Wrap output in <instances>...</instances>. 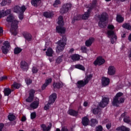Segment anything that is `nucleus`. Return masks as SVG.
Wrapping results in <instances>:
<instances>
[{"label":"nucleus","mask_w":131,"mask_h":131,"mask_svg":"<svg viewBox=\"0 0 131 131\" xmlns=\"http://www.w3.org/2000/svg\"><path fill=\"white\" fill-rule=\"evenodd\" d=\"M108 104H109V98L103 97L102 101L99 103V106L101 107V108H104Z\"/></svg>","instance_id":"9d476101"},{"label":"nucleus","mask_w":131,"mask_h":131,"mask_svg":"<svg viewBox=\"0 0 131 131\" xmlns=\"http://www.w3.org/2000/svg\"><path fill=\"white\" fill-rule=\"evenodd\" d=\"M67 41V38L66 36H62L61 40L57 42L58 45L56 49L57 53H60L64 49H65V46H66V42Z\"/></svg>","instance_id":"39448f33"},{"label":"nucleus","mask_w":131,"mask_h":131,"mask_svg":"<svg viewBox=\"0 0 131 131\" xmlns=\"http://www.w3.org/2000/svg\"><path fill=\"white\" fill-rule=\"evenodd\" d=\"M6 21L8 23L12 22L10 31L13 35H17V29H18V24L19 23V21L15 19V17H14V16H13L12 14H10L7 17Z\"/></svg>","instance_id":"f257e3e1"},{"label":"nucleus","mask_w":131,"mask_h":131,"mask_svg":"<svg viewBox=\"0 0 131 131\" xmlns=\"http://www.w3.org/2000/svg\"><path fill=\"white\" fill-rule=\"evenodd\" d=\"M98 123V121L95 119H91V126H95L96 124Z\"/></svg>","instance_id":"ea45409f"},{"label":"nucleus","mask_w":131,"mask_h":131,"mask_svg":"<svg viewBox=\"0 0 131 131\" xmlns=\"http://www.w3.org/2000/svg\"><path fill=\"white\" fill-rule=\"evenodd\" d=\"M12 2L11 0H3L1 3L2 6H6L7 4H10Z\"/></svg>","instance_id":"37998d69"},{"label":"nucleus","mask_w":131,"mask_h":131,"mask_svg":"<svg viewBox=\"0 0 131 131\" xmlns=\"http://www.w3.org/2000/svg\"><path fill=\"white\" fill-rule=\"evenodd\" d=\"M43 16L46 18H51L54 16V13L51 12H46L43 13Z\"/></svg>","instance_id":"c756f323"},{"label":"nucleus","mask_w":131,"mask_h":131,"mask_svg":"<svg viewBox=\"0 0 131 131\" xmlns=\"http://www.w3.org/2000/svg\"><path fill=\"white\" fill-rule=\"evenodd\" d=\"M108 17V15H107V13L104 12L102 14L101 17L100 18V21L98 23V26L99 27H101V28H104L106 25H107V18Z\"/></svg>","instance_id":"423d86ee"},{"label":"nucleus","mask_w":131,"mask_h":131,"mask_svg":"<svg viewBox=\"0 0 131 131\" xmlns=\"http://www.w3.org/2000/svg\"><path fill=\"white\" fill-rule=\"evenodd\" d=\"M39 104V100L38 98H36L35 101L33 102L30 104V107L32 109H37L38 107V105Z\"/></svg>","instance_id":"dca6fc26"},{"label":"nucleus","mask_w":131,"mask_h":131,"mask_svg":"<svg viewBox=\"0 0 131 131\" xmlns=\"http://www.w3.org/2000/svg\"><path fill=\"white\" fill-rule=\"evenodd\" d=\"M21 121H25L26 120V117L25 116H23L22 118H21Z\"/></svg>","instance_id":"e2e57ef3"},{"label":"nucleus","mask_w":131,"mask_h":131,"mask_svg":"<svg viewBox=\"0 0 131 131\" xmlns=\"http://www.w3.org/2000/svg\"><path fill=\"white\" fill-rule=\"evenodd\" d=\"M72 5L70 3L64 4L61 9H60V12L61 14H65L69 11L70 9H71Z\"/></svg>","instance_id":"6e6552de"},{"label":"nucleus","mask_w":131,"mask_h":131,"mask_svg":"<svg viewBox=\"0 0 131 131\" xmlns=\"http://www.w3.org/2000/svg\"><path fill=\"white\" fill-rule=\"evenodd\" d=\"M123 96V93L121 92L118 93L113 99L112 104L113 106H118L119 104L124 103V98L121 97Z\"/></svg>","instance_id":"20e7f679"},{"label":"nucleus","mask_w":131,"mask_h":131,"mask_svg":"<svg viewBox=\"0 0 131 131\" xmlns=\"http://www.w3.org/2000/svg\"><path fill=\"white\" fill-rule=\"evenodd\" d=\"M56 99H57V94L56 93L51 94L49 97V104H54Z\"/></svg>","instance_id":"f3484780"},{"label":"nucleus","mask_w":131,"mask_h":131,"mask_svg":"<svg viewBox=\"0 0 131 131\" xmlns=\"http://www.w3.org/2000/svg\"><path fill=\"white\" fill-rule=\"evenodd\" d=\"M55 131H61V130L59 128H57Z\"/></svg>","instance_id":"338daca9"},{"label":"nucleus","mask_w":131,"mask_h":131,"mask_svg":"<svg viewBox=\"0 0 131 131\" xmlns=\"http://www.w3.org/2000/svg\"><path fill=\"white\" fill-rule=\"evenodd\" d=\"M10 14H11V10H7L5 11H0V18L8 16V15H10Z\"/></svg>","instance_id":"aec40b11"},{"label":"nucleus","mask_w":131,"mask_h":131,"mask_svg":"<svg viewBox=\"0 0 131 131\" xmlns=\"http://www.w3.org/2000/svg\"><path fill=\"white\" fill-rule=\"evenodd\" d=\"M34 94H35V91L33 90H31L29 92V96L26 99V102L30 103L33 101V98H34Z\"/></svg>","instance_id":"ddd939ff"},{"label":"nucleus","mask_w":131,"mask_h":131,"mask_svg":"<svg viewBox=\"0 0 131 131\" xmlns=\"http://www.w3.org/2000/svg\"><path fill=\"white\" fill-rule=\"evenodd\" d=\"M33 73H37L38 71V69L37 68L33 67L32 70Z\"/></svg>","instance_id":"3c124183"},{"label":"nucleus","mask_w":131,"mask_h":131,"mask_svg":"<svg viewBox=\"0 0 131 131\" xmlns=\"http://www.w3.org/2000/svg\"><path fill=\"white\" fill-rule=\"evenodd\" d=\"M104 63H105V59H103L102 57H98L94 62V64L95 66H97V65L100 66V65H102V64H104Z\"/></svg>","instance_id":"f8f14e48"},{"label":"nucleus","mask_w":131,"mask_h":131,"mask_svg":"<svg viewBox=\"0 0 131 131\" xmlns=\"http://www.w3.org/2000/svg\"><path fill=\"white\" fill-rule=\"evenodd\" d=\"M97 6V0H93L92 4L90 5V9L88 10V11L85 12L84 15L82 16L81 15H78L77 16L74 18V20L75 21H78V20H81L83 19L84 20H86L90 17V14H91V9L95 8Z\"/></svg>","instance_id":"f03ea898"},{"label":"nucleus","mask_w":131,"mask_h":131,"mask_svg":"<svg viewBox=\"0 0 131 131\" xmlns=\"http://www.w3.org/2000/svg\"><path fill=\"white\" fill-rule=\"evenodd\" d=\"M4 127V124H0V131H3V128Z\"/></svg>","instance_id":"052dcab7"},{"label":"nucleus","mask_w":131,"mask_h":131,"mask_svg":"<svg viewBox=\"0 0 131 131\" xmlns=\"http://www.w3.org/2000/svg\"><path fill=\"white\" fill-rule=\"evenodd\" d=\"M70 52L71 53H72V52H74V49H71L70 50Z\"/></svg>","instance_id":"0e129e2a"},{"label":"nucleus","mask_w":131,"mask_h":131,"mask_svg":"<svg viewBox=\"0 0 131 131\" xmlns=\"http://www.w3.org/2000/svg\"><path fill=\"white\" fill-rule=\"evenodd\" d=\"M11 93H12V91L9 88L4 90V94L5 96H9Z\"/></svg>","instance_id":"e433bc0d"},{"label":"nucleus","mask_w":131,"mask_h":131,"mask_svg":"<svg viewBox=\"0 0 131 131\" xmlns=\"http://www.w3.org/2000/svg\"><path fill=\"white\" fill-rule=\"evenodd\" d=\"M20 67L23 70H28V64L25 61H21L20 63Z\"/></svg>","instance_id":"393cba45"},{"label":"nucleus","mask_w":131,"mask_h":131,"mask_svg":"<svg viewBox=\"0 0 131 131\" xmlns=\"http://www.w3.org/2000/svg\"><path fill=\"white\" fill-rule=\"evenodd\" d=\"M122 27L123 28H125V29H127L128 30H131V26L129 24L124 23L123 24Z\"/></svg>","instance_id":"f704fd0d"},{"label":"nucleus","mask_w":131,"mask_h":131,"mask_svg":"<svg viewBox=\"0 0 131 131\" xmlns=\"http://www.w3.org/2000/svg\"><path fill=\"white\" fill-rule=\"evenodd\" d=\"M81 50L83 51V52H86V48L85 47H81Z\"/></svg>","instance_id":"4d7b16f0"},{"label":"nucleus","mask_w":131,"mask_h":131,"mask_svg":"<svg viewBox=\"0 0 131 131\" xmlns=\"http://www.w3.org/2000/svg\"><path fill=\"white\" fill-rule=\"evenodd\" d=\"M8 118L10 121H13L16 119V117L14 115H9L8 116Z\"/></svg>","instance_id":"79ce46f5"},{"label":"nucleus","mask_w":131,"mask_h":131,"mask_svg":"<svg viewBox=\"0 0 131 131\" xmlns=\"http://www.w3.org/2000/svg\"><path fill=\"white\" fill-rule=\"evenodd\" d=\"M62 58H63V56L58 57L56 60L57 63H61V61H62Z\"/></svg>","instance_id":"864d4df0"},{"label":"nucleus","mask_w":131,"mask_h":131,"mask_svg":"<svg viewBox=\"0 0 131 131\" xmlns=\"http://www.w3.org/2000/svg\"><path fill=\"white\" fill-rule=\"evenodd\" d=\"M26 10V8L24 6L21 7H20L19 6H15L14 8V12H15V13H20V12L24 13Z\"/></svg>","instance_id":"4468645a"},{"label":"nucleus","mask_w":131,"mask_h":131,"mask_svg":"<svg viewBox=\"0 0 131 131\" xmlns=\"http://www.w3.org/2000/svg\"><path fill=\"white\" fill-rule=\"evenodd\" d=\"M53 103H49V101H48V103L44 107V109L45 110H49V109H50V107L51 106V105H52Z\"/></svg>","instance_id":"49530a36"},{"label":"nucleus","mask_w":131,"mask_h":131,"mask_svg":"<svg viewBox=\"0 0 131 131\" xmlns=\"http://www.w3.org/2000/svg\"><path fill=\"white\" fill-rule=\"evenodd\" d=\"M108 121V120H105L103 121V123H106V122H107Z\"/></svg>","instance_id":"69168bd1"},{"label":"nucleus","mask_w":131,"mask_h":131,"mask_svg":"<svg viewBox=\"0 0 131 131\" xmlns=\"http://www.w3.org/2000/svg\"><path fill=\"white\" fill-rule=\"evenodd\" d=\"M41 0H32L31 4L34 7H37L40 4Z\"/></svg>","instance_id":"c85d7f7f"},{"label":"nucleus","mask_w":131,"mask_h":131,"mask_svg":"<svg viewBox=\"0 0 131 131\" xmlns=\"http://www.w3.org/2000/svg\"><path fill=\"white\" fill-rule=\"evenodd\" d=\"M95 40V39L94 38H90L89 40H87L85 41V46L86 47H91L92 46V43L94 42V41Z\"/></svg>","instance_id":"bb28decb"},{"label":"nucleus","mask_w":131,"mask_h":131,"mask_svg":"<svg viewBox=\"0 0 131 131\" xmlns=\"http://www.w3.org/2000/svg\"><path fill=\"white\" fill-rule=\"evenodd\" d=\"M71 58L73 61H79V60H80V55L78 54H74L71 56Z\"/></svg>","instance_id":"a878e982"},{"label":"nucleus","mask_w":131,"mask_h":131,"mask_svg":"<svg viewBox=\"0 0 131 131\" xmlns=\"http://www.w3.org/2000/svg\"><path fill=\"white\" fill-rule=\"evenodd\" d=\"M126 114L127 113L125 112L121 115V116L122 117H124L123 120L126 123H129L130 122V119H129V117L126 116Z\"/></svg>","instance_id":"412c9836"},{"label":"nucleus","mask_w":131,"mask_h":131,"mask_svg":"<svg viewBox=\"0 0 131 131\" xmlns=\"http://www.w3.org/2000/svg\"><path fill=\"white\" fill-rule=\"evenodd\" d=\"M41 128L42 129L43 131H49L51 130V128H52V124H50V125L47 127L46 124H42L40 125Z\"/></svg>","instance_id":"4be33fe9"},{"label":"nucleus","mask_w":131,"mask_h":131,"mask_svg":"<svg viewBox=\"0 0 131 131\" xmlns=\"http://www.w3.org/2000/svg\"><path fill=\"white\" fill-rule=\"evenodd\" d=\"M53 86L54 89H60V88H62V86H63V83L62 82L54 83L53 84Z\"/></svg>","instance_id":"2f4dec72"},{"label":"nucleus","mask_w":131,"mask_h":131,"mask_svg":"<svg viewBox=\"0 0 131 131\" xmlns=\"http://www.w3.org/2000/svg\"><path fill=\"white\" fill-rule=\"evenodd\" d=\"M92 77H93L92 75H88L85 79L83 80H80L78 81L76 84V85L77 88H82V86H84L85 84H87V83H89V81L92 79Z\"/></svg>","instance_id":"0eeeda50"},{"label":"nucleus","mask_w":131,"mask_h":131,"mask_svg":"<svg viewBox=\"0 0 131 131\" xmlns=\"http://www.w3.org/2000/svg\"><path fill=\"white\" fill-rule=\"evenodd\" d=\"M96 131H102L103 130V127L102 126L99 125L96 128Z\"/></svg>","instance_id":"09e8293b"},{"label":"nucleus","mask_w":131,"mask_h":131,"mask_svg":"<svg viewBox=\"0 0 131 131\" xmlns=\"http://www.w3.org/2000/svg\"><path fill=\"white\" fill-rule=\"evenodd\" d=\"M89 105V103H88V102L85 101L83 103V106H84V107H86V106Z\"/></svg>","instance_id":"680f3d73"},{"label":"nucleus","mask_w":131,"mask_h":131,"mask_svg":"<svg viewBox=\"0 0 131 131\" xmlns=\"http://www.w3.org/2000/svg\"><path fill=\"white\" fill-rule=\"evenodd\" d=\"M36 117V113L33 112L31 114V119H34Z\"/></svg>","instance_id":"de8ad7c7"},{"label":"nucleus","mask_w":131,"mask_h":131,"mask_svg":"<svg viewBox=\"0 0 131 131\" xmlns=\"http://www.w3.org/2000/svg\"><path fill=\"white\" fill-rule=\"evenodd\" d=\"M19 13H20V14H19L18 17H19L20 20H22L23 19V18H24V14H23V13H24V12H22V11H21Z\"/></svg>","instance_id":"603ef678"},{"label":"nucleus","mask_w":131,"mask_h":131,"mask_svg":"<svg viewBox=\"0 0 131 131\" xmlns=\"http://www.w3.org/2000/svg\"><path fill=\"white\" fill-rule=\"evenodd\" d=\"M46 53L48 57H53V55H54V51L51 48H48Z\"/></svg>","instance_id":"b1692460"},{"label":"nucleus","mask_w":131,"mask_h":131,"mask_svg":"<svg viewBox=\"0 0 131 131\" xmlns=\"http://www.w3.org/2000/svg\"><path fill=\"white\" fill-rule=\"evenodd\" d=\"M9 48H10V43L8 41H5L4 46L2 47V51L3 54L9 53Z\"/></svg>","instance_id":"1a4fd4ad"},{"label":"nucleus","mask_w":131,"mask_h":131,"mask_svg":"<svg viewBox=\"0 0 131 131\" xmlns=\"http://www.w3.org/2000/svg\"><path fill=\"white\" fill-rule=\"evenodd\" d=\"M116 20L119 23H122V22H123L124 18L121 15H117Z\"/></svg>","instance_id":"72a5a7b5"},{"label":"nucleus","mask_w":131,"mask_h":131,"mask_svg":"<svg viewBox=\"0 0 131 131\" xmlns=\"http://www.w3.org/2000/svg\"><path fill=\"white\" fill-rule=\"evenodd\" d=\"M57 23L59 25H61V26L64 25V21H63V16H60L58 17V21Z\"/></svg>","instance_id":"c9c22d12"},{"label":"nucleus","mask_w":131,"mask_h":131,"mask_svg":"<svg viewBox=\"0 0 131 131\" xmlns=\"http://www.w3.org/2000/svg\"><path fill=\"white\" fill-rule=\"evenodd\" d=\"M24 36L26 39L27 40H31V35L28 34V33H24Z\"/></svg>","instance_id":"4c0bfd02"},{"label":"nucleus","mask_w":131,"mask_h":131,"mask_svg":"<svg viewBox=\"0 0 131 131\" xmlns=\"http://www.w3.org/2000/svg\"><path fill=\"white\" fill-rule=\"evenodd\" d=\"M116 130H120V131H129L130 129L129 128L126 127L124 126H121L118 127L116 128Z\"/></svg>","instance_id":"cd10ccee"},{"label":"nucleus","mask_w":131,"mask_h":131,"mask_svg":"<svg viewBox=\"0 0 131 131\" xmlns=\"http://www.w3.org/2000/svg\"><path fill=\"white\" fill-rule=\"evenodd\" d=\"M8 77L6 76H4L2 77H0V81H3V80H6Z\"/></svg>","instance_id":"5fc2aeb1"},{"label":"nucleus","mask_w":131,"mask_h":131,"mask_svg":"<svg viewBox=\"0 0 131 131\" xmlns=\"http://www.w3.org/2000/svg\"><path fill=\"white\" fill-rule=\"evenodd\" d=\"M121 2H125V1H127V0H120Z\"/></svg>","instance_id":"774afa93"},{"label":"nucleus","mask_w":131,"mask_h":131,"mask_svg":"<svg viewBox=\"0 0 131 131\" xmlns=\"http://www.w3.org/2000/svg\"><path fill=\"white\" fill-rule=\"evenodd\" d=\"M108 75H115L116 74V68L113 66H110L107 69Z\"/></svg>","instance_id":"9b49d317"},{"label":"nucleus","mask_w":131,"mask_h":131,"mask_svg":"<svg viewBox=\"0 0 131 131\" xmlns=\"http://www.w3.org/2000/svg\"><path fill=\"white\" fill-rule=\"evenodd\" d=\"M93 112L94 114H99V113L100 114V112H101V110L96 108L93 109Z\"/></svg>","instance_id":"a18cd8bd"},{"label":"nucleus","mask_w":131,"mask_h":131,"mask_svg":"<svg viewBox=\"0 0 131 131\" xmlns=\"http://www.w3.org/2000/svg\"><path fill=\"white\" fill-rule=\"evenodd\" d=\"M21 86V84L14 82L11 86V89L13 91L14 89H19Z\"/></svg>","instance_id":"7c9ffc66"},{"label":"nucleus","mask_w":131,"mask_h":131,"mask_svg":"<svg viewBox=\"0 0 131 131\" xmlns=\"http://www.w3.org/2000/svg\"><path fill=\"white\" fill-rule=\"evenodd\" d=\"M75 68H77V69H80V70H82L83 71H84L85 69L84 68V67H83L81 64H77L75 66Z\"/></svg>","instance_id":"58836bf2"},{"label":"nucleus","mask_w":131,"mask_h":131,"mask_svg":"<svg viewBox=\"0 0 131 131\" xmlns=\"http://www.w3.org/2000/svg\"><path fill=\"white\" fill-rule=\"evenodd\" d=\"M108 29H110L107 31V35L108 37H110L111 39V41L112 43H114L115 41H116V39H117V37L116 35H115V33H114V31H113V29L114 28V26L112 25H110L107 27Z\"/></svg>","instance_id":"7ed1b4c3"},{"label":"nucleus","mask_w":131,"mask_h":131,"mask_svg":"<svg viewBox=\"0 0 131 131\" xmlns=\"http://www.w3.org/2000/svg\"><path fill=\"white\" fill-rule=\"evenodd\" d=\"M111 123H109L108 124H106V126L107 127V129H109V128H110V127H111Z\"/></svg>","instance_id":"bf43d9fd"},{"label":"nucleus","mask_w":131,"mask_h":131,"mask_svg":"<svg viewBox=\"0 0 131 131\" xmlns=\"http://www.w3.org/2000/svg\"><path fill=\"white\" fill-rule=\"evenodd\" d=\"M59 5H61V1L60 0H56L53 4V7L57 8Z\"/></svg>","instance_id":"a19ab883"},{"label":"nucleus","mask_w":131,"mask_h":131,"mask_svg":"<svg viewBox=\"0 0 131 131\" xmlns=\"http://www.w3.org/2000/svg\"><path fill=\"white\" fill-rule=\"evenodd\" d=\"M26 83L27 85H29V84H31L32 83V80L30 79H27L26 80Z\"/></svg>","instance_id":"8fccbe9b"},{"label":"nucleus","mask_w":131,"mask_h":131,"mask_svg":"<svg viewBox=\"0 0 131 131\" xmlns=\"http://www.w3.org/2000/svg\"><path fill=\"white\" fill-rule=\"evenodd\" d=\"M101 83L103 86H107L110 83V79L108 78L103 77L101 79Z\"/></svg>","instance_id":"2eb2a0df"},{"label":"nucleus","mask_w":131,"mask_h":131,"mask_svg":"<svg viewBox=\"0 0 131 131\" xmlns=\"http://www.w3.org/2000/svg\"><path fill=\"white\" fill-rule=\"evenodd\" d=\"M52 78L47 79L45 80V83L41 86V90H46V88H47V86H48V85H49V84H50V83L52 82Z\"/></svg>","instance_id":"a211bd4d"},{"label":"nucleus","mask_w":131,"mask_h":131,"mask_svg":"<svg viewBox=\"0 0 131 131\" xmlns=\"http://www.w3.org/2000/svg\"><path fill=\"white\" fill-rule=\"evenodd\" d=\"M68 114L71 116H77L78 115V112L71 109L68 111Z\"/></svg>","instance_id":"5701e85b"},{"label":"nucleus","mask_w":131,"mask_h":131,"mask_svg":"<svg viewBox=\"0 0 131 131\" xmlns=\"http://www.w3.org/2000/svg\"><path fill=\"white\" fill-rule=\"evenodd\" d=\"M65 31H66V28L61 26L56 27V32L58 33L62 34L65 33Z\"/></svg>","instance_id":"6ab92c4d"},{"label":"nucleus","mask_w":131,"mask_h":131,"mask_svg":"<svg viewBox=\"0 0 131 131\" xmlns=\"http://www.w3.org/2000/svg\"><path fill=\"white\" fill-rule=\"evenodd\" d=\"M89 118H86V117L83 118L82 119V123L83 125L86 126L89 124Z\"/></svg>","instance_id":"473e14b6"},{"label":"nucleus","mask_w":131,"mask_h":131,"mask_svg":"<svg viewBox=\"0 0 131 131\" xmlns=\"http://www.w3.org/2000/svg\"><path fill=\"white\" fill-rule=\"evenodd\" d=\"M4 32V30H3V28H0V36H2L3 35V33Z\"/></svg>","instance_id":"13d9d810"},{"label":"nucleus","mask_w":131,"mask_h":131,"mask_svg":"<svg viewBox=\"0 0 131 131\" xmlns=\"http://www.w3.org/2000/svg\"><path fill=\"white\" fill-rule=\"evenodd\" d=\"M61 131H69L68 129L67 128V127H62Z\"/></svg>","instance_id":"6e6d98bb"},{"label":"nucleus","mask_w":131,"mask_h":131,"mask_svg":"<svg viewBox=\"0 0 131 131\" xmlns=\"http://www.w3.org/2000/svg\"><path fill=\"white\" fill-rule=\"evenodd\" d=\"M21 52H22V49L19 48H16L14 51V53L15 54H19V53H21Z\"/></svg>","instance_id":"c03bdc74"}]
</instances>
